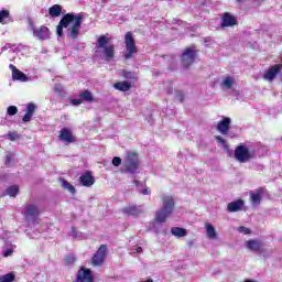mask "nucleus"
<instances>
[{"label": "nucleus", "instance_id": "f257e3e1", "mask_svg": "<svg viewBox=\"0 0 282 282\" xmlns=\"http://www.w3.org/2000/svg\"><path fill=\"white\" fill-rule=\"evenodd\" d=\"M173 210H175V198L171 195L163 196L162 207L155 214V221L158 224H165L166 219L173 215Z\"/></svg>", "mask_w": 282, "mask_h": 282}, {"label": "nucleus", "instance_id": "f03ea898", "mask_svg": "<svg viewBox=\"0 0 282 282\" xmlns=\"http://www.w3.org/2000/svg\"><path fill=\"white\" fill-rule=\"evenodd\" d=\"M234 158L237 162H240V164H246L257 158V152L250 149V147L241 144L235 149Z\"/></svg>", "mask_w": 282, "mask_h": 282}, {"label": "nucleus", "instance_id": "7ed1b4c3", "mask_svg": "<svg viewBox=\"0 0 282 282\" xmlns=\"http://www.w3.org/2000/svg\"><path fill=\"white\" fill-rule=\"evenodd\" d=\"M140 169V160L138 159V153L127 152L126 160L122 163L121 173H138Z\"/></svg>", "mask_w": 282, "mask_h": 282}, {"label": "nucleus", "instance_id": "20e7f679", "mask_svg": "<svg viewBox=\"0 0 282 282\" xmlns=\"http://www.w3.org/2000/svg\"><path fill=\"white\" fill-rule=\"evenodd\" d=\"M83 13H73L72 23L67 26V37L76 41L80 36V25H83Z\"/></svg>", "mask_w": 282, "mask_h": 282}, {"label": "nucleus", "instance_id": "39448f33", "mask_svg": "<svg viewBox=\"0 0 282 282\" xmlns=\"http://www.w3.org/2000/svg\"><path fill=\"white\" fill-rule=\"evenodd\" d=\"M124 44H126V54L123 55V58L126 61H129L131 59L133 54L138 52V46H135V39H133V33L131 31L126 33Z\"/></svg>", "mask_w": 282, "mask_h": 282}, {"label": "nucleus", "instance_id": "423d86ee", "mask_svg": "<svg viewBox=\"0 0 282 282\" xmlns=\"http://www.w3.org/2000/svg\"><path fill=\"white\" fill-rule=\"evenodd\" d=\"M40 215L41 210L39 209V206L34 204H26L24 208V217L26 221H30L31 224H39Z\"/></svg>", "mask_w": 282, "mask_h": 282}, {"label": "nucleus", "instance_id": "0eeeda50", "mask_svg": "<svg viewBox=\"0 0 282 282\" xmlns=\"http://www.w3.org/2000/svg\"><path fill=\"white\" fill-rule=\"evenodd\" d=\"M29 28L31 32H33L34 39H37V41H47L50 39V29L45 25H42L40 28H36L34 23L30 22Z\"/></svg>", "mask_w": 282, "mask_h": 282}, {"label": "nucleus", "instance_id": "6e6552de", "mask_svg": "<svg viewBox=\"0 0 282 282\" xmlns=\"http://www.w3.org/2000/svg\"><path fill=\"white\" fill-rule=\"evenodd\" d=\"M195 58H197V50L195 46L186 48L182 54L183 67H191V65L195 63Z\"/></svg>", "mask_w": 282, "mask_h": 282}, {"label": "nucleus", "instance_id": "1a4fd4ad", "mask_svg": "<svg viewBox=\"0 0 282 282\" xmlns=\"http://www.w3.org/2000/svg\"><path fill=\"white\" fill-rule=\"evenodd\" d=\"M105 259H107V246L101 245L93 257V265H102Z\"/></svg>", "mask_w": 282, "mask_h": 282}, {"label": "nucleus", "instance_id": "9d476101", "mask_svg": "<svg viewBox=\"0 0 282 282\" xmlns=\"http://www.w3.org/2000/svg\"><path fill=\"white\" fill-rule=\"evenodd\" d=\"M74 19V12L66 13L59 21V24L57 25V36H63V28H69V24L72 23Z\"/></svg>", "mask_w": 282, "mask_h": 282}, {"label": "nucleus", "instance_id": "9b49d317", "mask_svg": "<svg viewBox=\"0 0 282 282\" xmlns=\"http://www.w3.org/2000/svg\"><path fill=\"white\" fill-rule=\"evenodd\" d=\"M246 246L250 252H263V240L261 239H249L246 241Z\"/></svg>", "mask_w": 282, "mask_h": 282}, {"label": "nucleus", "instance_id": "f8f14e48", "mask_svg": "<svg viewBox=\"0 0 282 282\" xmlns=\"http://www.w3.org/2000/svg\"><path fill=\"white\" fill-rule=\"evenodd\" d=\"M122 213L123 215H129L131 217H140V215L144 213V209L142 208V206L129 205L127 207H123Z\"/></svg>", "mask_w": 282, "mask_h": 282}, {"label": "nucleus", "instance_id": "ddd939ff", "mask_svg": "<svg viewBox=\"0 0 282 282\" xmlns=\"http://www.w3.org/2000/svg\"><path fill=\"white\" fill-rule=\"evenodd\" d=\"M76 282H94V275H91V270L82 268L77 272Z\"/></svg>", "mask_w": 282, "mask_h": 282}, {"label": "nucleus", "instance_id": "4468645a", "mask_svg": "<svg viewBox=\"0 0 282 282\" xmlns=\"http://www.w3.org/2000/svg\"><path fill=\"white\" fill-rule=\"evenodd\" d=\"M282 69V64H275L271 66L268 72L264 73L263 78L264 80H274L276 78V74H279Z\"/></svg>", "mask_w": 282, "mask_h": 282}, {"label": "nucleus", "instance_id": "2eb2a0df", "mask_svg": "<svg viewBox=\"0 0 282 282\" xmlns=\"http://www.w3.org/2000/svg\"><path fill=\"white\" fill-rule=\"evenodd\" d=\"M265 191L263 187L256 189L254 192H250V202L252 206H259L261 204V199H263V194Z\"/></svg>", "mask_w": 282, "mask_h": 282}, {"label": "nucleus", "instance_id": "dca6fc26", "mask_svg": "<svg viewBox=\"0 0 282 282\" xmlns=\"http://www.w3.org/2000/svg\"><path fill=\"white\" fill-rule=\"evenodd\" d=\"M234 25H237V18L230 13H224L221 18V28H232Z\"/></svg>", "mask_w": 282, "mask_h": 282}, {"label": "nucleus", "instance_id": "f3484780", "mask_svg": "<svg viewBox=\"0 0 282 282\" xmlns=\"http://www.w3.org/2000/svg\"><path fill=\"white\" fill-rule=\"evenodd\" d=\"M58 138L62 142H67V144L75 142L74 134H72V129L69 128H62Z\"/></svg>", "mask_w": 282, "mask_h": 282}, {"label": "nucleus", "instance_id": "a211bd4d", "mask_svg": "<svg viewBox=\"0 0 282 282\" xmlns=\"http://www.w3.org/2000/svg\"><path fill=\"white\" fill-rule=\"evenodd\" d=\"M95 183H96V180L94 178V176H91L90 173L83 174L79 177V184H82V186H86L87 188H89L90 186H94Z\"/></svg>", "mask_w": 282, "mask_h": 282}, {"label": "nucleus", "instance_id": "6ab92c4d", "mask_svg": "<svg viewBox=\"0 0 282 282\" xmlns=\"http://www.w3.org/2000/svg\"><path fill=\"white\" fill-rule=\"evenodd\" d=\"M230 129V118L225 117L219 123L217 124V131L219 133H223V135H226L228 133V130Z\"/></svg>", "mask_w": 282, "mask_h": 282}, {"label": "nucleus", "instance_id": "aec40b11", "mask_svg": "<svg viewBox=\"0 0 282 282\" xmlns=\"http://www.w3.org/2000/svg\"><path fill=\"white\" fill-rule=\"evenodd\" d=\"M246 203L242 199L231 202L227 205L228 213H239Z\"/></svg>", "mask_w": 282, "mask_h": 282}, {"label": "nucleus", "instance_id": "412c9836", "mask_svg": "<svg viewBox=\"0 0 282 282\" xmlns=\"http://www.w3.org/2000/svg\"><path fill=\"white\" fill-rule=\"evenodd\" d=\"M102 52H104L105 61H108V62L113 61V56L116 54L113 44H110L105 48H102Z\"/></svg>", "mask_w": 282, "mask_h": 282}, {"label": "nucleus", "instance_id": "4be33fe9", "mask_svg": "<svg viewBox=\"0 0 282 282\" xmlns=\"http://www.w3.org/2000/svg\"><path fill=\"white\" fill-rule=\"evenodd\" d=\"M171 234L173 235V237H176L177 239H180L182 237H186V235H188V231H186V229L182 227H172Z\"/></svg>", "mask_w": 282, "mask_h": 282}, {"label": "nucleus", "instance_id": "5701e85b", "mask_svg": "<svg viewBox=\"0 0 282 282\" xmlns=\"http://www.w3.org/2000/svg\"><path fill=\"white\" fill-rule=\"evenodd\" d=\"M115 89H118L119 91H129L131 89V83L130 82H119L113 85Z\"/></svg>", "mask_w": 282, "mask_h": 282}, {"label": "nucleus", "instance_id": "b1692460", "mask_svg": "<svg viewBox=\"0 0 282 282\" xmlns=\"http://www.w3.org/2000/svg\"><path fill=\"white\" fill-rule=\"evenodd\" d=\"M205 229L208 239H217V231L215 230V227L210 223L205 224Z\"/></svg>", "mask_w": 282, "mask_h": 282}, {"label": "nucleus", "instance_id": "393cba45", "mask_svg": "<svg viewBox=\"0 0 282 282\" xmlns=\"http://www.w3.org/2000/svg\"><path fill=\"white\" fill-rule=\"evenodd\" d=\"M12 78L13 80H20L21 83H28V80H30V77L19 69L12 74Z\"/></svg>", "mask_w": 282, "mask_h": 282}, {"label": "nucleus", "instance_id": "a878e982", "mask_svg": "<svg viewBox=\"0 0 282 282\" xmlns=\"http://www.w3.org/2000/svg\"><path fill=\"white\" fill-rule=\"evenodd\" d=\"M61 12H63L61 4H55L48 9V14L53 18L61 17Z\"/></svg>", "mask_w": 282, "mask_h": 282}, {"label": "nucleus", "instance_id": "bb28decb", "mask_svg": "<svg viewBox=\"0 0 282 282\" xmlns=\"http://www.w3.org/2000/svg\"><path fill=\"white\" fill-rule=\"evenodd\" d=\"M234 85H235V78L228 76L221 82L220 87L221 89H232Z\"/></svg>", "mask_w": 282, "mask_h": 282}, {"label": "nucleus", "instance_id": "cd10ccee", "mask_svg": "<svg viewBox=\"0 0 282 282\" xmlns=\"http://www.w3.org/2000/svg\"><path fill=\"white\" fill-rule=\"evenodd\" d=\"M6 195H9V197H17L19 195V185H11L7 188Z\"/></svg>", "mask_w": 282, "mask_h": 282}, {"label": "nucleus", "instance_id": "c85d7f7f", "mask_svg": "<svg viewBox=\"0 0 282 282\" xmlns=\"http://www.w3.org/2000/svg\"><path fill=\"white\" fill-rule=\"evenodd\" d=\"M79 98L82 101L85 100L86 102H91V100H94V95H91V91L85 90L79 95Z\"/></svg>", "mask_w": 282, "mask_h": 282}, {"label": "nucleus", "instance_id": "c756f323", "mask_svg": "<svg viewBox=\"0 0 282 282\" xmlns=\"http://www.w3.org/2000/svg\"><path fill=\"white\" fill-rule=\"evenodd\" d=\"M107 43H109V39L106 35H101L97 41V47L104 50L107 47Z\"/></svg>", "mask_w": 282, "mask_h": 282}, {"label": "nucleus", "instance_id": "7c9ffc66", "mask_svg": "<svg viewBox=\"0 0 282 282\" xmlns=\"http://www.w3.org/2000/svg\"><path fill=\"white\" fill-rule=\"evenodd\" d=\"M62 186L63 188H65L66 191H68V193H72L74 195V193H76V188L74 187V185H72L69 182L62 180Z\"/></svg>", "mask_w": 282, "mask_h": 282}, {"label": "nucleus", "instance_id": "2f4dec72", "mask_svg": "<svg viewBox=\"0 0 282 282\" xmlns=\"http://www.w3.org/2000/svg\"><path fill=\"white\" fill-rule=\"evenodd\" d=\"M15 275L13 273H7L0 276V282H14Z\"/></svg>", "mask_w": 282, "mask_h": 282}, {"label": "nucleus", "instance_id": "473e14b6", "mask_svg": "<svg viewBox=\"0 0 282 282\" xmlns=\"http://www.w3.org/2000/svg\"><path fill=\"white\" fill-rule=\"evenodd\" d=\"M65 265H73V263H76V256L74 254H68L65 258Z\"/></svg>", "mask_w": 282, "mask_h": 282}, {"label": "nucleus", "instance_id": "72a5a7b5", "mask_svg": "<svg viewBox=\"0 0 282 282\" xmlns=\"http://www.w3.org/2000/svg\"><path fill=\"white\" fill-rule=\"evenodd\" d=\"M8 116H17L19 113V108L17 106H9L7 108Z\"/></svg>", "mask_w": 282, "mask_h": 282}, {"label": "nucleus", "instance_id": "f704fd0d", "mask_svg": "<svg viewBox=\"0 0 282 282\" xmlns=\"http://www.w3.org/2000/svg\"><path fill=\"white\" fill-rule=\"evenodd\" d=\"M8 138L11 140V142H14L21 138V134L17 131H12L8 133Z\"/></svg>", "mask_w": 282, "mask_h": 282}, {"label": "nucleus", "instance_id": "c9c22d12", "mask_svg": "<svg viewBox=\"0 0 282 282\" xmlns=\"http://www.w3.org/2000/svg\"><path fill=\"white\" fill-rule=\"evenodd\" d=\"M9 17H10V11L8 10L0 11V23H3V21H6V19H8Z\"/></svg>", "mask_w": 282, "mask_h": 282}, {"label": "nucleus", "instance_id": "e433bc0d", "mask_svg": "<svg viewBox=\"0 0 282 282\" xmlns=\"http://www.w3.org/2000/svg\"><path fill=\"white\" fill-rule=\"evenodd\" d=\"M35 111H36V106L30 102L26 107V113H31L32 116H34Z\"/></svg>", "mask_w": 282, "mask_h": 282}, {"label": "nucleus", "instance_id": "4c0bfd02", "mask_svg": "<svg viewBox=\"0 0 282 282\" xmlns=\"http://www.w3.org/2000/svg\"><path fill=\"white\" fill-rule=\"evenodd\" d=\"M216 141L218 144H221L223 149H228V143L221 137H216Z\"/></svg>", "mask_w": 282, "mask_h": 282}, {"label": "nucleus", "instance_id": "58836bf2", "mask_svg": "<svg viewBox=\"0 0 282 282\" xmlns=\"http://www.w3.org/2000/svg\"><path fill=\"white\" fill-rule=\"evenodd\" d=\"M238 232H241L242 235H250L251 230L248 227L240 226L238 227Z\"/></svg>", "mask_w": 282, "mask_h": 282}, {"label": "nucleus", "instance_id": "ea45409f", "mask_svg": "<svg viewBox=\"0 0 282 282\" xmlns=\"http://www.w3.org/2000/svg\"><path fill=\"white\" fill-rule=\"evenodd\" d=\"M112 164L113 166H120V164H122V159H120V156H115L112 159Z\"/></svg>", "mask_w": 282, "mask_h": 282}, {"label": "nucleus", "instance_id": "a19ab883", "mask_svg": "<svg viewBox=\"0 0 282 282\" xmlns=\"http://www.w3.org/2000/svg\"><path fill=\"white\" fill-rule=\"evenodd\" d=\"M11 164H12V154L7 153L6 154V165L11 166Z\"/></svg>", "mask_w": 282, "mask_h": 282}, {"label": "nucleus", "instance_id": "79ce46f5", "mask_svg": "<svg viewBox=\"0 0 282 282\" xmlns=\"http://www.w3.org/2000/svg\"><path fill=\"white\" fill-rule=\"evenodd\" d=\"M34 115H32V113H30V112H26L25 115H24V117H23V122H30V120H32V117H33Z\"/></svg>", "mask_w": 282, "mask_h": 282}, {"label": "nucleus", "instance_id": "37998d69", "mask_svg": "<svg viewBox=\"0 0 282 282\" xmlns=\"http://www.w3.org/2000/svg\"><path fill=\"white\" fill-rule=\"evenodd\" d=\"M176 99L180 100V102H184V93L176 91Z\"/></svg>", "mask_w": 282, "mask_h": 282}, {"label": "nucleus", "instance_id": "c03bdc74", "mask_svg": "<svg viewBox=\"0 0 282 282\" xmlns=\"http://www.w3.org/2000/svg\"><path fill=\"white\" fill-rule=\"evenodd\" d=\"M72 105L75 107H78V105H83V99L79 97V99H73Z\"/></svg>", "mask_w": 282, "mask_h": 282}, {"label": "nucleus", "instance_id": "a18cd8bd", "mask_svg": "<svg viewBox=\"0 0 282 282\" xmlns=\"http://www.w3.org/2000/svg\"><path fill=\"white\" fill-rule=\"evenodd\" d=\"M139 193H141V195H151V191L148 189V187L143 188V189H138Z\"/></svg>", "mask_w": 282, "mask_h": 282}, {"label": "nucleus", "instance_id": "49530a36", "mask_svg": "<svg viewBox=\"0 0 282 282\" xmlns=\"http://www.w3.org/2000/svg\"><path fill=\"white\" fill-rule=\"evenodd\" d=\"M14 252V250L12 249H7L6 251H3V257H12V253Z\"/></svg>", "mask_w": 282, "mask_h": 282}, {"label": "nucleus", "instance_id": "de8ad7c7", "mask_svg": "<svg viewBox=\"0 0 282 282\" xmlns=\"http://www.w3.org/2000/svg\"><path fill=\"white\" fill-rule=\"evenodd\" d=\"M9 68L12 70V76L13 74H15L19 69L17 68V66H14L13 64L9 65Z\"/></svg>", "mask_w": 282, "mask_h": 282}, {"label": "nucleus", "instance_id": "09e8293b", "mask_svg": "<svg viewBox=\"0 0 282 282\" xmlns=\"http://www.w3.org/2000/svg\"><path fill=\"white\" fill-rule=\"evenodd\" d=\"M55 91H57V94H61V91H63V88L61 87V84L55 85Z\"/></svg>", "mask_w": 282, "mask_h": 282}, {"label": "nucleus", "instance_id": "8fccbe9b", "mask_svg": "<svg viewBox=\"0 0 282 282\" xmlns=\"http://www.w3.org/2000/svg\"><path fill=\"white\" fill-rule=\"evenodd\" d=\"M135 251H137L138 254H141V252H142V247H137V248H135Z\"/></svg>", "mask_w": 282, "mask_h": 282}, {"label": "nucleus", "instance_id": "3c124183", "mask_svg": "<svg viewBox=\"0 0 282 282\" xmlns=\"http://www.w3.org/2000/svg\"><path fill=\"white\" fill-rule=\"evenodd\" d=\"M193 243H195V241L189 240V241L187 242V246H189V248H191V247H193Z\"/></svg>", "mask_w": 282, "mask_h": 282}, {"label": "nucleus", "instance_id": "603ef678", "mask_svg": "<svg viewBox=\"0 0 282 282\" xmlns=\"http://www.w3.org/2000/svg\"><path fill=\"white\" fill-rule=\"evenodd\" d=\"M135 186H140V181H134Z\"/></svg>", "mask_w": 282, "mask_h": 282}, {"label": "nucleus", "instance_id": "864d4df0", "mask_svg": "<svg viewBox=\"0 0 282 282\" xmlns=\"http://www.w3.org/2000/svg\"><path fill=\"white\" fill-rule=\"evenodd\" d=\"M254 1H257V3H263V1L265 0H254Z\"/></svg>", "mask_w": 282, "mask_h": 282}, {"label": "nucleus", "instance_id": "5fc2aeb1", "mask_svg": "<svg viewBox=\"0 0 282 282\" xmlns=\"http://www.w3.org/2000/svg\"><path fill=\"white\" fill-rule=\"evenodd\" d=\"M243 282H257L254 280H245Z\"/></svg>", "mask_w": 282, "mask_h": 282}, {"label": "nucleus", "instance_id": "6e6d98bb", "mask_svg": "<svg viewBox=\"0 0 282 282\" xmlns=\"http://www.w3.org/2000/svg\"><path fill=\"white\" fill-rule=\"evenodd\" d=\"M6 50H8V46L2 47V52H6Z\"/></svg>", "mask_w": 282, "mask_h": 282}, {"label": "nucleus", "instance_id": "4d7b16f0", "mask_svg": "<svg viewBox=\"0 0 282 282\" xmlns=\"http://www.w3.org/2000/svg\"><path fill=\"white\" fill-rule=\"evenodd\" d=\"M238 3H241V1H243V0H236Z\"/></svg>", "mask_w": 282, "mask_h": 282}, {"label": "nucleus", "instance_id": "13d9d810", "mask_svg": "<svg viewBox=\"0 0 282 282\" xmlns=\"http://www.w3.org/2000/svg\"><path fill=\"white\" fill-rule=\"evenodd\" d=\"M73 237H76V235L73 232Z\"/></svg>", "mask_w": 282, "mask_h": 282}]
</instances>
